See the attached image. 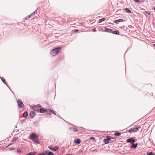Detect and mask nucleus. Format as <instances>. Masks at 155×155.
Here are the masks:
<instances>
[{"label": "nucleus", "instance_id": "obj_4", "mask_svg": "<svg viewBox=\"0 0 155 155\" xmlns=\"http://www.w3.org/2000/svg\"><path fill=\"white\" fill-rule=\"evenodd\" d=\"M127 141L128 143H133L135 142V140L132 138H130L127 139Z\"/></svg>", "mask_w": 155, "mask_h": 155}, {"label": "nucleus", "instance_id": "obj_35", "mask_svg": "<svg viewBox=\"0 0 155 155\" xmlns=\"http://www.w3.org/2000/svg\"><path fill=\"white\" fill-rule=\"evenodd\" d=\"M11 144H12V143H10V144L9 145H8V146H7V147H8V146H9L10 145H11Z\"/></svg>", "mask_w": 155, "mask_h": 155}, {"label": "nucleus", "instance_id": "obj_33", "mask_svg": "<svg viewBox=\"0 0 155 155\" xmlns=\"http://www.w3.org/2000/svg\"><path fill=\"white\" fill-rule=\"evenodd\" d=\"M37 106H38L39 107H41V105H40V104H38V105H37Z\"/></svg>", "mask_w": 155, "mask_h": 155}, {"label": "nucleus", "instance_id": "obj_11", "mask_svg": "<svg viewBox=\"0 0 155 155\" xmlns=\"http://www.w3.org/2000/svg\"><path fill=\"white\" fill-rule=\"evenodd\" d=\"M46 111V110L43 108H41L40 110V112L41 113H45Z\"/></svg>", "mask_w": 155, "mask_h": 155}, {"label": "nucleus", "instance_id": "obj_34", "mask_svg": "<svg viewBox=\"0 0 155 155\" xmlns=\"http://www.w3.org/2000/svg\"><path fill=\"white\" fill-rule=\"evenodd\" d=\"M28 17H26L25 18L26 19H28Z\"/></svg>", "mask_w": 155, "mask_h": 155}, {"label": "nucleus", "instance_id": "obj_39", "mask_svg": "<svg viewBox=\"0 0 155 155\" xmlns=\"http://www.w3.org/2000/svg\"><path fill=\"white\" fill-rule=\"evenodd\" d=\"M70 155H71V154H70Z\"/></svg>", "mask_w": 155, "mask_h": 155}, {"label": "nucleus", "instance_id": "obj_26", "mask_svg": "<svg viewBox=\"0 0 155 155\" xmlns=\"http://www.w3.org/2000/svg\"><path fill=\"white\" fill-rule=\"evenodd\" d=\"M134 1L137 2H139L140 1V0H134Z\"/></svg>", "mask_w": 155, "mask_h": 155}, {"label": "nucleus", "instance_id": "obj_21", "mask_svg": "<svg viewBox=\"0 0 155 155\" xmlns=\"http://www.w3.org/2000/svg\"><path fill=\"white\" fill-rule=\"evenodd\" d=\"M125 10H126L127 12V13H131V11L127 8H125Z\"/></svg>", "mask_w": 155, "mask_h": 155}, {"label": "nucleus", "instance_id": "obj_28", "mask_svg": "<svg viewBox=\"0 0 155 155\" xmlns=\"http://www.w3.org/2000/svg\"><path fill=\"white\" fill-rule=\"evenodd\" d=\"M45 155V153H41L37 155Z\"/></svg>", "mask_w": 155, "mask_h": 155}, {"label": "nucleus", "instance_id": "obj_36", "mask_svg": "<svg viewBox=\"0 0 155 155\" xmlns=\"http://www.w3.org/2000/svg\"><path fill=\"white\" fill-rule=\"evenodd\" d=\"M74 30L75 31H78V29H75V30Z\"/></svg>", "mask_w": 155, "mask_h": 155}, {"label": "nucleus", "instance_id": "obj_19", "mask_svg": "<svg viewBox=\"0 0 155 155\" xmlns=\"http://www.w3.org/2000/svg\"><path fill=\"white\" fill-rule=\"evenodd\" d=\"M112 33L116 35H119V32L118 31H113Z\"/></svg>", "mask_w": 155, "mask_h": 155}, {"label": "nucleus", "instance_id": "obj_16", "mask_svg": "<svg viewBox=\"0 0 155 155\" xmlns=\"http://www.w3.org/2000/svg\"><path fill=\"white\" fill-rule=\"evenodd\" d=\"M0 78H1V79L2 81L6 85H7V86H8V85H7V83L5 81V80L4 78L3 77H2V78H1V77H0Z\"/></svg>", "mask_w": 155, "mask_h": 155}, {"label": "nucleus", "instance_id": "obj_25", "mask_svg": "<svg viewBox=\"0 0 155 155\" xmlns=\"http://www.w3.org/2000/svg\"><path fill=\"white\" fill-rule=\"evenodd\" d=\"M74 131V132H77L78 131V130L76 128H73Z\"/></svg>", "mask_w": 155, "mask_h": 155}, {"label": "nucleus", "instance_id": "obj_13", "mask_svg": "<svg viewBox=\"0 0 155 155\" xmlns=\"http://www.w3.org/2000/svg\"><path fill=\"white\" fill-rule=\"evenodd\" d=\"M105 31L106 32H111L112 31V29L108 28H106L105 29Z\"/></svg>", "mask_w": 155, "mask_h": 155}, {"label": "nucleus", "instance_id": "obj_20", "mask_svg": "<svg viewBox=\"0 0 155 155\" xmlns=\"http://www.w3.org/2000/svg\"><path fill=\"white\" fill-rule=\"evenodd\" d=\"M49 111L52 114H54L56 115L55 112L53 110L50 109L49 110Z\"/></svg>", "mask_w": 155, "mask_h": 155}, {"label": "nucleus", "instance_id": "obj_1", "mask_svg": "<svg viewBox=\"0 0 155 155\" xmlns=\"http://www.w3.org/2000/svg\"><path fill=\"white\" fill-rule=\"evenodd\" d=\"M61 48L60 47H57L53 49L50 52L51 56L54 57L58 54L61 51Z\"/></svg>", "mask_w": 155, "mask_h": 155}, {"label": "nucleus", "instance_id": "obj_22", "mask_svg": "<svg viewBox=\"0 0 155 155\" xmlns=\"http://www.w3.org/2000/svg\"><path fill=\"white\" fill-rule=\"evenodd\" d=\"M135 132H137L138 131V130L139 129H140V128H141V127H135Z\"/></svg>", "mask_w": 155, "mask_h": 155}, {"label": "nucleus", "instance_id": "obj_17", "mask_svg": "<svg viewBox=\"0 0 155 155\" xmlns=\"http://www.w3.org/2000/svg\"><path fill=\"white\" fill-rule=\"evenodd\" d=\"M105 20V18H102L100 19H99L98 21V23H100L102 21H104Z\"/></svg>", "mask_w": 155, "mask_h": 155}, {"label": "nucleus", "instance_id": "obj_9", "mask_svg": "<svg viewBox=\"0 0 155 155\" xmlns=\"http://www.w3.org/2000/svg\"><path fill=\"white\" fill-rule=\"evenodd\" d=\"M35 115V113L34 111H31L30 113V116L32 118H33Z\"/></svg>", "mask_w": 155, "mask_h": 155}, {"label": "nucleus", "instance_id": "obj_37", "mask_svg": "<svg viewBox=\"0 0 155 155\" xmlns=\"http://www.w3.org/2000/svg\"><path fill=\"white\" fill-rule=\"evenodd\" d=\"M153 45L155 46V44H154Z\"/></svg>", "mask_w": 155, "mask_h": 155}, {"label": "nucleus", "instance_id": "obj_3", "mask_svg": "<svg viewBox=\"0 0 155 155\" xmlns=\"http://www.w3.org/2000/svg\"><path fill=\"white\" fill-rule=\"evenodd\" d=\"M17 102L18 105L20 107L22 108L24 106V104L21 100H17Z\"/></svg>", "mask_w": 155, "mask_h": 155}, {"label": "nucleus", "instance_id": "obj_2", "mask_svg": "<svg viewBox=\"0 0 155 155\" xmlns=\"http://www.w3.org/2000/svg\"><path fill=\"white\" fill-rule=\"evenodd\" d=\"M106 138L104 139V142L105 143V144H108L109 143V141L110 139L113 138L110 137L109 136H107L106 137Z\"/></svg>", "mask_w": 155, "mask_h": 155}, {"label": "nucleus", "instance_id": "obj_32", "mask_svg": "<svg viewBox=\"0 0 155 155\" xmlns=\"http://www.w3.org/2000/svg\"><path fill=\"white\" fill-rule=\"evenodd\" d=\"M16 140V138H14L13 140V141H15Z\"/></svg>", "mask_w": 155, "mask_h": 155}, {"label": "nucleus", "instance_id": "obj_7", "mask_svg": "<svg viewBox=\"0 0 155 155\" xmlns=\"http://www.w3.org/2000/svg\"><path fill=\"white\" fill-rule=\"evenodd\" d=\"M30 138L31 139H34L36 137V136L34 134H32L30 136Z\"/></svg>", "mask_w": 155, "mask_h": 155}, {"label": "nucleus", "instance_id": "obj_38", "mask_svg": "<svg viewBox=\"0 0 155 155\" xmlns=\"http://www.w3.org/2000/svg\"><path fill=\"white\" fill-rule=\"evenodd\" d=\"M154 10H155V7H154Z\"/></svg>", "mask_w": 155, "mask_h": 155}, {"label": "nucleus", "instance_id": "obj_5", "mask_svg": "<svg viewBox=\"0 0 155 155\" xmlns=\"http://www.w3.org/2000/svg\"><path fill=\"white\" fill-rule=\"evenodd\" d=\"M49 148L53 151H55L58 149V148L56 147H53L51 146H49Z\"/></svg>", "mask_w": 155, "mask_h": 155}, {"label": "nucleus", "instance_id": "obj_27", "mask_svg": "<svg viewBox=\"0 0 155 155\" xmlns=\"http://www.w3.org/2000/svg\"><path fill=\"white\" fill-rule=\"evenodd\" d=\"M15 149L14 148L12 147V148H9V150H13Z\"/></svg>", "mask_w": 155, "mask_h": 155}, {"label": "nucleus", "instance_id": "obj_8", "mask_svg": "<svg viewBox=\"0 0 155 155\" xmlns=\"http://www.w3.org/2000/svg\"><path fill=\"white\" fill-rule=\"evenodd\" d=\"M81 142V140L79 139H77L74 140V143L76 144H79Z\"/></svg>", "mask_w": 155, "mask_h": 155}, {"label": "nucleus", "instance_id": "obj_24", "mask_svg": "<svg viewBox=\"0 0 155 155\" xmlns=\"http://www.w3.org/2000/svg\"><path fill=\"white\" fill-rule=\"evenodd\" d=\"M147 155H155V154L151 152H150L147 153Z\"/></svg>", "mask_w": 155, "mask_h": 155}, {"label": "nucleus", "instance_id": "obj_18", "mask_svg": "<svg viewBox=\"0 0 155 155\" xmlns=\"http://www.w3.org/2000/svg\"><path fill=\"white\" fill-rule=\"evenodd\" d=\"M121 134V133L120 132H117L114 133V135L116 136H119Z\"/></svg>", "mask_w": 155, "mask_h": 155}, {"label": "nucleus", "instance_id": "obj_30", "mask_svg": "<svg viewBox=\"0 0 155 155\" xmlns=\"http://www.w3.org/2000/svg\"><path fill=\"white\" fill-rule=\"evenodd\" d=\"M96 31V29L94 28V29H93V30H92V31H93V32H94V31Z\"/></svg>", "mask_w": 155, "mask_h": 155}, {"label": "nucleus", "instance_id": "obj_10", "mask_svg": "<svg viewBox=\"0 0 155 155\" xmlns=\"http://www.w3.org/2000/svg\"><path fill=\"white\" fill-rule=\"evenodd\" d=\"M123 21H124V20L123 19H118V20H114V23H117V22H122Z\"/></svg>", "mask_w": 155, "mask_h": 155}, {"label": "nucleus", "instance_id": "obj_6", "mask_svg": "<svg viewBox=\"0 0 155 155\" xmlns=\"http://www.w3.org/2000/svg\"><path fill=\"white\" fill-rule=\"evenodd\" d=\"M137 143H132V145L130 146V147L131 148L135 149L136 148L137 146Z\"/></svg>", "mask_w": 155, "mask_h": 155}, {"label": "nucleus", "instance_id": "obj_31", "mask_svg": "<svg viewBox=\"0 0 155 155\" xmlns=\"http://www.w3.org/2000/svg\"><path fill=\"white\" fill-rule=\"evenodd\" d=\"M94 139V137H91V138H90V139Z\"/></svg>", "mask_w": 155, "mask_h": 155}, {"label": "nucleus", "instance_id": "obj_12", "mask_svg": "<svg viewBox=\"0 0 155 155\" xmlns=\"http://www.w3.org/2000/svg\"><path fill=\"white\" fill-rule=\"evenodd\" d=\"M45 154L48 155H53V153L52 152L49 151L48 150L46 151Z\"/></svg>", "mask_w": 155, "mask_h": 155}, {"label": "nucleus", "instance_id": "obj_14", "mask_svg": "<svg viewBox=\"0 0 155 155\" xmlns=\"http://www.w3.org/2000/svg\"><path fill=\"white\" fill-rule=\"evenodd\" d=\"M135 127H134L133 128H131V129H130L128 130V131L130 133L134 132H135Z\"/></svg>", "mask_w": 155, "mask_h": 155}, {"label": "nucleus", "instance_id": "obj_15", "mask_svg": "<svg viewBox=\"0 0 155 155\" xmlns=\"http://www.w3.org/2000/svg\"><path fill=\"white\" fill-rule=\"evenodd\" d=\"M28 116V113L27 111H25L23 113V117L25 118H26Z\"/></svg>", "mask_w": 155, "mask_h": 155}, {"label": "nucleus", "instance_id": "obj_23", "mask_svg": "<svg viewBox=\"0 0 155 155\" xmlns=\"http://www.w3.org/2000/svg\"><path fill=\"white\" fill-rule=\"evenodd\" d=\"M35 14V12H34L28 15V18H30L31 16L34 15Z\"/></svg>", "mask_w": 155, "mask_h": 155}, {"label": "nucleus", "instance_id": "obj_29", "mask_svg": "<svg viewBox=\"0 0 155 155\" xmlns=\"http://www.w3.org/2000/svg\"><path fill=\"white\" fill-rule=\"evenodd\" d=\"M17 152H18V153H20L21 152V150H20L18 149H17Z\"/></svg>", "mask_w": 155, "mask_h": 155}]
</instances>
